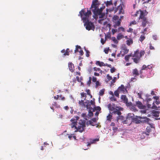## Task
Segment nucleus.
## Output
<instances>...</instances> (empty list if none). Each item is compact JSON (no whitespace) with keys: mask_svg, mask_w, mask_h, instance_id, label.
Returning <instances> with one entry per match:
<instances>
[{"mask_svg":"<svg viewBox=\"0 0 160 160\" xmlns=\"http://www.w3.org/2000/svg\"><path fill=\"white\" fill-rule=\"evenodd\" d=\"M89 122L90 124L92 126H95L96 125V124L94 123V122H93L91 120L90 121H89Z\"/></svg>","mask_w":160,"mask_h":160,"instance_id":"obj_46","label":"nucleus"},{"mask_svg":"<svg viewBox=\"0 0 160 160\" xmlns=\"http://www.w3.org/2000/svg\"><path fill=\"white\" fill-rule=\"evenodd\" d=\"M85 123L84 120H80L78 122V126L75 131V132L79 131L82 132L84 130V128L85 127Z\"/></svg>","mask_w":160,"mask_h":160,"instance_id":"obj_4","label":"nucleus"},{"mask_svg":"<svg viewBox=\"0 0 160 160\" xmlns=\"http://www.w3.org/2000/svg\"><path fill=\"white\" fill-rule=\"evenodd\" d=\"M100 3L98 0H93L91 8L92 9V11L95 15L100 14L102 12V10L105 8V6H103L99 8Z\"/></svg>","mask_w":160,"mask_h":160,"instance_id":"obj_2","label":"nucleus"},{"mask_svg":"<svg viewBox=\"0 0 160 160\" xmlns=\"http://www.w3.org/2000/svg\"><path fill=\"white\" fill-rule=\"evenodd\" d=\"M86 56L87 57H88L89 56L90 52H89V51L88 50H86Z\"/></svg>","mask_w":160,"mask_h":160,"instance_id":"obj_49","label":"nucleus"},{"mask_svg":"<svg viewBox=\"0 0 160 160\" xmlns=\"http://www.w3.org/2000/svg\"><path fill=\"white\" fill-rule=\"evenodd\" d=\"M122 5L120 4L117 7H113L111 9H107V10H108L110 12L114 11V13H116L118 11V14H123L124 13V11L122 8Z\"/></svg>","mask_w":160,"mask_h":160,"instance_id":"obj_3","label":"nucleus"},{"mask_svg":"<svg viewBox=\"0 0 160 160\" xmlns=\"http://www.w3.org/2000/svg\"><path fill=\"white\" fill-rule=\"evenodd\" d=\"M121 98L123 102L126 103L127 106H130L131 105V102H128V99L125 95H122L121 97Z\"/></svg>","mask_w":160,"mask_h":160,"instance_id":"obj_9","label":"nucleus"},{"mask_svg":"<svg viewBox=\"0 0 160 160\" xmlns=\"http://www.w3.org/2000/svg\"><path fill=\"white\" fill-rule=\"evenodd\" d=\"M145 39V37L144 35H142L139 38V41L142 42Z\"/></svg>","mask_w":160,"mask_h":160,"instance_id":"obj_33","label":"nucleus"},{"mask_svg":"<svg viewBox=\"0 0 160 160\" xmlns=\"http://www.w3.org/2000/svg\"><path fill=\"white\" fill-rule=\"evenodd\" d=\"M85 105H86V104H85V102H84V101L83 102V103H82V104L81 106V107L82 108H85Z\"/></svg>","mask_w":160,"mask_h":160,"instance_id":"obj_62","label":"nucleus"},{"mask_svg":"<svg viewBox=\"0 0 160 160\" xmlns=\"http://www.w3.org/2000/svg\"><path fill=\"white\" fill-rule=\"evenodd\" d=\"M110 99L111 101H117L116 99L115 98L114 96V95L112 96L110 98Z\"/></svg>","mask_w":160,"mask_h":160,"instance_id":"obj_34","label":"nucleus"},{"mask_svg":"<svg viewBox=\"0 0 160 160\" xmlns=\"http://www.w3.org/2000/svg\"><path fill=\"white\" fill-rule=\"evenodd\" d=\"M90 103L91 104L93 105L94 106L95 105V102L94 101H93L92 100H91L90 102Z\"/></svg>","mask_w":160,"mask_h":160,"instance_id":"obj_57","label":"nucleus"},{"mask_svg":"<svg viewBox=\"0 0 160 160\" xmlns=\"http://www.w3.org/2000/svg\"><path fill=\"white\" fill-rule=\"evenodd\" d=\"M68 49H67L66 51H65V52L63 54V55L64 56H65L66 55H69V52H68L67 51V50H68Z\"/></svg>","mask_w":160,"mask_h":160,"instance_id":"obj_39","label":"nucleus"},{"mask_svg":"<svg viewBox=\"0 0 160 160\" xmlns=\"http://www.w3.org/2000/svg\"><path fill=\"white\" fill-rule=\"evenodd\" d=\"M136 24V22L135 21H132L130 23V26H131L133 24Z\"/></svg>","mask_w":160,"mask_h":160,"instance_id":"obj_54","label":"nucleus"},{"mask_svg":"<svg viewBox=\"0 0 160 160\" xmlns=\"http://www.w3.org/2000/svg\"><path fill=\"white\" fill-rule=\"evenodd\" d=\"M101 42L102 44H104L105 42V40H104L103 38H101Z\"/></svg>","mask_w":160,"mask_h":160,"instance_id":"obj_58","label":"nucleus"},{"mask_svg":"<svg viewBox=\"0 0 160 160\" xmlns=\"http://www.w3.org/2000/svg\"><path fill=\"white\" fill-rule=\"evenodd\" d=\"M131 57H132V55L131 54L127 55H126L125 57V61L127 62H128L129 61V59Z\"/></svg>","mask_w":160,"mask_h":160,"instance_id":"obj_26","label":"nucleus"},{"mask_svg":"<svg viewBox=\"0 0 160 160\" xmlns=\"http://www.w3.org/2000/svg\"><path fill=\"white\" fill-rule=\"evenodd\" d=\"M139 52L138 50H136L134 52V54L132 57H133L132 59L136 63H138L140 60V56L139 55Z\"/></svg>","mask_w":160,"mask_h":160,"instance_id":"obj_6","label":"nucleus"},{"mask_svg":"<svg viewBox=\"0 0 160 160\" xmlns=\"http://www.w3.org/2000/svg\"><path fill=\"white\" fill-rule=\"evenodd\" d=\"M81 49V47L80 46H78V45H76V49L74 51L76 53V52H79V51L78 49Z\"/></svg>","mask_w":160,"mask_h":160,"instance_id":"obj_30","label":"nucleus"},{"mask_svg":"<svg viewBox=\"0 0 160 160\" xmlns=\"http://www.w3.org/2000/svg\"><path fill=\"white\" fill-rule=\"evenodd\" d=\"M153 114L154 116L158 117L159 116V112L158 111L154 112Z\"/></svg>","mask_w":160,"mask_h":160,"instance_id":"obj_36","label":"nucleus"},{"mask_svg":"<svg viewBox=\"0 0 160 160\" xmlns=\"http://www.w3.org/2000/svg\"><path fill=\"white\" fill-rule=\"evenodd\" d=\"M86 104L85 108H86L87 109H90V101L89 100H87L85 102Z\"/></svg>","mask_w":160,"mask_h":160,"instance_id":"obj_20","label":"nucleus"},{"mask_svg":"<svg viewBox=\"0 0 160 160\" xmlns=\"http://www.w3.org/2000/svg\"><path fill=\"white\" fill-rule=\"evenodd\" d=\"M79 119V117L78 116H77L76 117H75L73 118H72L70 121L72 122V123L70 124V125L71 126V128H75V129L77 128V121Z\"/></svg>","mask_w":160,"mask_h":160,"instance_id":"obj_7","label":"nucleus"},{"mask_svg":"<svg viewBox=\"0 0 160 160\" xmlns=\"http://www.w3.org/2000/svg\"><path fill=\"white\" fill-rule=\"evenodd\" d=\"M79 55L80 56H82L83 54V50L81 49H80V51H79Z\"/></svg>","mask_w":160,"mask_h":160,"instance_id":"obj_43","label":"nucleus"},{"mask_svg":"<svg viewBox=\"0 0 160 160\" xmlns=\"http://www.w3.org/2000/svg\"><path fill=\"white\" fill-rule=\"evenodd\" d=\"M124 38V36L121 33H119L117 36V39L118 40H119Z\"/></svg>","mask_w":160,"mask_h":160,"instance_id":"obj_27","label":"nucleus"},{"mask_svg":"<svg viewBox=\"0 0 160 160\" xmlns=\"http://www.w3.org/2000/svg\"><path fill=\"white\" fill-rule=\"evenodd\" d=\"M134 114L132 113H129L128 114L127 117V120H132L133 119Z\"/></svg>","mask_w":160,"mask_h":160,"instance_id":"obj_17","label":"nucleus"},{"mask_svg":"<svg viewBox=\"0 0 160 160\" xmlns=\"http://www.w3.org/2000/svg\"><path fill=\"white\" fill-rule=\"evenodd\" d=\"M119 91L118 90H116L114 92V95L117 97L118 98L119 97Z\"/></svg>","mask_w":160,"mask_h":160,"instance_id":"obj_32","label":"nucleus"},{"mask_svg":"<svg viewBox=\"0 0 160 160\" xmlns=\"http://www.w3.org/2000/svg\"><path fill=\"white\" fill-rule=\"evenodd\" d=\"M147 69H148V66H146L145 65H143L142 66V68L141 70V71H140V73L141 74L142 73V72L141 71L142 70H147Z\"/></svg>","mask_w":160,"mask_h":160,"instance_id":"obj_29","label":"nucleus"},{"mask_svg":"<svg viewBox=\"0 0 160 160\" xmlns=\"http://www.w3.org/2000/svg\"><path fill=\"white\" fill-rule=\"evenodd\" d=\"M119 17L118 16L116 15H114L112 18V21L113 22H115V21H117L118 20V19H119Z\"/></svg>","mask_w":160,"mask_h":160,"instance_id":"obj_25","label":"nucleus"},{"mask_svg":"<svg viewBox=\"0 0 160 160\" xmlns=\"http://www.w3.org/2000/svg\"><path fill=\"white\" fill-rule=\"evenodd\" d=\"M105 90L104 89H102L100 90L99 92V95L100 96H103Z\"/></svg>","mask_w":160,"mask_h":160,"instance_id":"obj_28","label":"nucleus"},{"mask_svg":"<svg viewBox=\"0 0 160 160\" xmlns=\"http://www.w3.org/2000/svg\"><path fill=\"white\" fill-rule=\"evenodd\" d=\"M118 29L119 30H121L123 32H124V31H125L124 28L122 27L119 28H118Z\"/></svg>","mask_w":160,"mask_h":160,"instance_id":"obj_63","label":"nucleus"},{"mask_svg":"<svg viewBox=\"0 0 160 160\" xmlns=\"http://www.w3.org/2000/svg\"><path fill=\"white\" fill-rule=\"evenodd\" d=\"M112 108L113 109V112H112L113 114L115 115L117 114L118 115H121L122 113L119 110L116 109L113 107H112Z\"/></svg>","mask_w":160,"mask_h":160,"instance_id":"obj_12","label":"nucleus"},{"mask_svg":"<svg viewBox=\"0 0 160 160\" xmlns=\"http://www.w3.org/2000/svg\"><path fill=\"white\" fill-rule=\"evenodd\" d=\"M68 67L69 70L71 72H73L74 71V66L72 62H69L68 64Z\"/></svg>","mask_w":160,"mask_h":160,"instance_id":"obj_13","label":"nucleus"},{"mask_svg":"<svg viewBox=\"0 0 160 160\" xmlns=\"http://www.w3.org/2000/svg\"><path fill=\"white\" fill-rule=\"evenodd\" d=\"M96 64L97 65H98L100 67L105 66V63L102 62L100 61H97L96 62Z\"/></svg>","mask_w":160,"mask_h":160,"instance_id":"obj_18","label":"nucleus"},{"mask_svg":"<svg viewBox=\"0 0 160 160\" xmlns=\"http://www.w3.org/2000/svg\"><path fill=\"white\" fill-rule=\"evenodd\" d=\"M112 116L110 114H109L107 117V120L111 121L112 118Z\"/></svg>","mask_w":160,"mask_h":160,"instance_id":"obj_31","label":"nucleus"},{"mask_svg":"<svg viewBox=\"0 0 160 160\" xmlns=\"http://www.w3.org/2000/svg\"><path fill=\"white\" fill-rule=\"evenodd\" d=\"M83 102H84V100H81L79 101L78 103H79V105L80 106H81L82 104V103H83Z\"/></svg>","mask_w":160,"mask_h":160,"instance_id":"obj_55","label":"nucleus"},{"mask_svg":"<svg viewBox=\"0 0 160 160\" xmlns=\"http://www.w3.org/2000/svg\"><path fill=\"white\" fill-rule=\"evenodd\" d=\"M112 32L113 34H114L115 32H117L118 30L117 29H112Z\"/></svg>","mask_w":160,"mask_h":160,"instance_id":"obj_56","label":"nucleus"},{"mask_svg":"<svg viewBox=\"0 0 160 160\" xmlns=\"http://www.w3.org/2000/svg\"><path fill=\"white\" fill-rule=\"evenodd\" d=\"M147 107L149 108H151L152 109H156L157 108V106H156L154 102H153L152 103V104L150 103V102L152 101V99L150 98H147Z\"/></svg>","mask_w":160,"mask_h":160,"instance_id":"obj_8","label":"nucleus"},{"mask_svg":"<svg viewBox=\"0 0 160 160\" xmlns=\"http://www.w3.org/2000/svg\"><path fill=\"white\" fill-rule=\"evenodd\" d=\"M98 15H99V18H102L103 17H104L105 16V14L104 13H102V12L100 14H98V15H96L97 16Z\"/></svg>","mask_w":160,"mask_h":160,"instance_id":"obj_35","label":"nucleus"},{"mask_svg":"<svg viewBox=\"0 0 160 160\" xmlns=\"http://www.w3.org/2000/svg\"><path fill=\"white\" fill-rule=\"evenodd\" d=\"M117 90L119 92H123L125 91V89L124 88V85H121L120 87L118 88Z\"/></svg>","mask_w":160,"mask_h":160,"instance_id":"obj_15","label":"nucleus"},{"mask_svg":"<svg viewBox=\"0 0 160 160\" xmlns=\"http://www.w3.org/2000/svg\"><path fill=\"white\" fill-rule=\"evenodd\" d=\"M139 19L142 20V25L143 27H145L147 24L149 23V22L147 20V18L145 17L143 11L141 12V14L139 16Z\"/></svg>","mask_w":160,"mask_h":160,"instance_id":"obj_5","label":"nucleus"},{"mask_svg":"<svg viewBox=\"0 0 160 160\" xmlns=\"http://www.w3.org/2000/svg\"><path fill=\"white\" fill-rule=\"evenodd\" d=\"M59 97L60 98L59 99H61L62 100H65V98L64 97H62V95H60L59 96Z\"/></svg>","mask_w":160,"mask_h":160,"instance_id":"obj_50","label":"nucleus"},{"mask_svg":"<svg viewBox=\"0 0 160 160\" xmlns=\"http://www.w3.org/2000/svg\"><path fill=\"white\" fill-rule=\"evenodd\" d=\"M96 83H95V84H96V85H95V88H98V87L99 86H100V83L99 82V81H97L96 82H95Z\"/></svg>","mask_w":160,"mask_h":160,"instance_id":"obj_40","label":"nucleus"},{"mask_svg":"<svg viewBox=\"0 0 160 160\" xmlns=\"http://www.w3.org/2000/svg\"><path fill=\"white\" fill-rule=\"evenodd\" d=\"M133 42V40L132 39H130L126 41V43L128 46H130Z\"/></svg>","mask_w":160,"mask_h":160,"instance_id":"obj_24","label":"nucleus"},{"mask_svg":"<svg viewBox=\"0 0 160 160\" xmlns=\"http://www.w3.org/2000/svg\"><path fill=\"white\" fill-rule=\"evenodd\" d=\"M93 70L94 71H99L100 70V69L99 68H98L97 67H94L93 68Z\"/></svg>","mask_w":160,"mask_h":160,"instance_id":"obj_45","label":"nucleus"},{"mask_svg":"<svg viewBox=\"0 0 160 160\" xmlns=\"http://www.w3.org/2000/svg\"><path fill=\"white\" fill-rule=\"evenodd\" d=\"M153 98L155 99L156 100H159V98L158 96H154L153 97Z\"/></svg>","mask_w":160,"mask_h":160,"instance_id":"obj_60","label":"nucleus"},{"mask_svg":"<svg viewBox=\"0 0 160 160\" xmlns=\"http://www.w3.org/2000/svg\"><path fill=\"white\" fill-rule=\"evenodd\" d=\"M122 21L121 19H119L117 21H115V22H113L114 23L113 26L114 28H116L117 27H119L121 25V23Z\"/></svg>","mask_w":160,"mask_h":160,"instance_id":"obj_11","label":"nucleus"},{"mask_svg":"<svg viewBox=\"0 0 160 160\" xmlns=\"http://www.w3.org/2000/svg\"><path fill=\"white\" fill-rule=\"evenodd\" d=\"M145 54V52L144 51L142 50L139 52V55L141 58L142 56L144 55Z\"/></svg>","mask_w":160,"mask_h":160,"instance_id":"obj_38","label":"nucleus"},{"mask_svg":"<svg viewBox=\"0 0 160 160\" xmlns=\"http://www.w3.org/2000/svg\"><path fill=\"white\" fill-rule=\"evenodd\" d=\"M142 11L141 10H139L137 11L136 13L133 15V16L135 17H137L138 16V14H141V12Z\"/></svg>","mask_w":160,"mask_h":160,"instance_id":"obj_37","label":"nucleus"},{"mask_svg":"<svg viewBox=\"0 0 160 160\" xmlns=\"http://www.w3.org/2000/svg\"><path fill=\"white\" fill-rule=\"evenodd\" d=\"M124 117L122 115H118V116L116 118V121L117 122H118V121L119 120H124Z\"/></svg>","mask_w":160,"mask_h":160,"instance_id":"obj_22","label":"nucleus"},{"mask_svg":"<svg viewBox=\"0 0 160 160\" xmlns=\"http://www.w3.org/2000/svg\"><path fill=\"white\" fill-rule=\"evenodd\" d=\"M98 139H94L93 140L92 142H91V143H94L96 142V141H98Z\"/></svg>","mask_w":160,"mask_h":160,"instance_id":"obj_61","label":"nucleus"},{"mask_svg":"<svg viewBox=\"0 0 160 160\" xmlns=\"http://www.w3.org/2000/svg\"><path fill=\"white\" fill-rule=\"evenodd\" d=\"M107 7H108L110 6L113 5V2L112 0L109 1H107L106 2H105Z\"/></svg>","mask_w":160,"mask_h":160,"instance_id":"obj_19","label":"nucleus"},{"mask_svg":"<svg viewBox=\"0 0 160 160\" xmlns=\"http://www.w3.org/2000/svg\"><path fill=\"white\" fill-rule=\"evenodd\" d=\"M154 102L157 105H158L159 103H160V101L159 100H156Z\"/></svg>","mask_w":160,"mask_h":160,"instance_id":"obj_64","label":"nucleus"},{"mask_svg":"<svg viewBox=\"0 0 160 160\" xmlns=\"http://www.w3.org/2000/svg\"><path fill=\"white\" fill-rule=\"evenodd\" d=\"M97 79L96 78L94 77L93 76L92 77V82H96L97 81Z\"/></svg>","mask_w":160,"mask_h":160,"instance_id":"obj_53","label":"nucleus"},{"mask_svg":"<svg viewBox=\"0 0 160 160\" xmlns=\"http://www.w3.org/2000/svg\"><path fill=\"white\" fill-rule=\"evenodd\" d=\"M81 95L82 98L83 97H86L85 93L83 92L81 93Z\"/></svg>","mask_w":160,"mask_h":160,"instance_id":"obj_52","label":"nucleus"},{"mask_svg":"<svg viewBox=\"0 0 160 160\" xmlns=\"http://www.w3.org/2000/svg\"><path fill=\"white\" fill-rule=\"evenodd\" d=\"M136 104L137 106L140 109H144V108L145 107L142 104V103L139 101L137 102H136Z\"/></svg>","mask_w":160,"mask_h":160,"instance_id":"obj_14","label":"nucleus"},{"mask_svg":"<svg viewBox=\"0 0 160 160\" xmlns=\"http://www.w3.org/2000/svg\"><path fill=\"white\" fill-rule=\"evenodd\" d=\"M141 119H142L141 120L142 122L146 123H148L150 119L146 117H141Z\"/></svg>","mask_w":160,"mask_h":160,"instance_id":"obj_16","label":"nucleus"},{"mask_svg":"<svg viewBox=\"0 0 160 160\" xmlns=\"http://www.w3.org/2000/svg\"><path fill=\"white\" fill-rule=\"evenodd\" d=\"M129 49H128L126 46L123 47L121 50L122 56H124L125 54L127 53Z\"/></svg>","mask_w":160,"mask_h":160,"instance_id":"obj_10","label":"nucleus"},{"mask_svg":"<svg viewBox=\"0 0 160 160\" xmlns=\"http://www.w3.org/2000/svg\"><path fill=\"white\" fill-rule=\"evenodd\" d=\"M112 105L111 104H109L108 105V108L110 110L112 111L113 109L112 108Z\"/></svg>","mask_w":160,"mask_h":160,"instance_id":"obj_41","label":"nucleus"},{"mask_svg":"<svg viewBox=\"0 0 160 160\" xmlns=\"http://www.w3.org/2000/svg\"><path fill=\"white\" fill-rule=\"evenodd\" d=\"M132 73L133 75H135L136 76H138L139 75V73L138 70L136 68L134 69L133 70Z\"/></svg>","mask_w":160,"mask_h":160,"instance_id":"obj_21","label":"nucleus"},{"mask_svg":"<svg viewBox=\"0 0 160 160\" xmlns=\"http://www.w3.org/2000/svg\"><path fill=\"white\" fill-rule=\"evenodd\" d=\"M127 31L128 32H133V29L131 28H129Z\"/></svg>","mask_w":160,"mask_h":160,"instance_id":"obj_59","label":"nucleus"},{"mask_svg":"<svg viewBox=\"0 0 160 160\" xmlns=\"http://www.w3.org/2000/svg\"><path fill=\"white\" fill-rule=\"evenodd\" d=\"M115 71V68L114 67L111 68L110 69V72L111 73H112L114 72Z\"/></svg>","mask_w":160,"mask_h":160,"instance_id":"obj_51","label":"nucleus"},{"mask_svg":"<svg viewBox=\"0 0 160 160\" xmlns=\"http://www.w3.org/2000/svg\"><path fill=\"white\" fill-rule=\"evenodd\" d=\"M80 15L83 22H85L84 25L86 26V29L89 31L91 30L94 31L95 28L93 22L89 21V17L92 15L91 11L88 9L87 12H86L84 9H82L79 12L78 16Z\"/></svg>","mask_w":160,"mask_h":160,"instance_id":"obj_1","label":"nucleus"},{"mask_svg":"<svg viewBox=\"0 0 160 160\" xmlns=\"http://www.w3.org/2000/svg\"><path fill=\"white\" fill-rule=\"evenodd\" d=\"M149 48L151 50H154L155 49L154 47L152 46V44L151 43H150L149 44Z\"/></svg>","mask_w":160,"mask_h":160,"instance_id":"obj_47","label":"nucleus"},{"mask_svg":"<svg viewBox=\"0 0 160 160\" xmlns=\"http://www.w3.org/2000/svg\"><path fill=\"white\" fill-rule=\"evenodd\" d=\"M152 128V125L151 124H149V126H147L146 128L147 132L148 133L150 132L151 131V128Z\"/></svg>","mask_w":160,"mask_h":160,"instance_id":"obj_23","label":"nucleus"},{"mask_svg":"<svg viewBox=\"0 0 160 160\" xmlns=\"http://www.w3.org/2000/svg\"><path fill=\"white\" fill-rule=\"evenodd\" d=\"M107 78L109 80H110L112 79V78L111 76H110L109 74H107Z\"/></svg>","mask_w":160,"mask_h":160,"instance_id":"obj_42","label":"nucleus"},{"mask_svg":"<svg viewBox=\"0 0 160 160\" xmlns=\"http://www.w3.org/2000/svg\"><path fill=\"white\" fill-rule=\"evenodd\" d=\"M112 40L115 43H117L118 42L117 40L116 39L115 37L112 38Z\"/></svg>","mask_w":160,"mask_h":160,"instance_id":"obj_48","label":"nucleus"},{"mask_svg":"<svg viewBox=\"0 0 160 160\" xmlns=\"http://www.w3.org/2000/svg\"><path fill=\"white\" fill-rule=\"evenodd\" d=\"M88 112V116L89 117H91L92 116H93V112H91L90 110H89Z\"/></svg>","mask_w":160,"mask_h":160,"instance_id":"obj_44","label":"nucleus"}]
</instances>
